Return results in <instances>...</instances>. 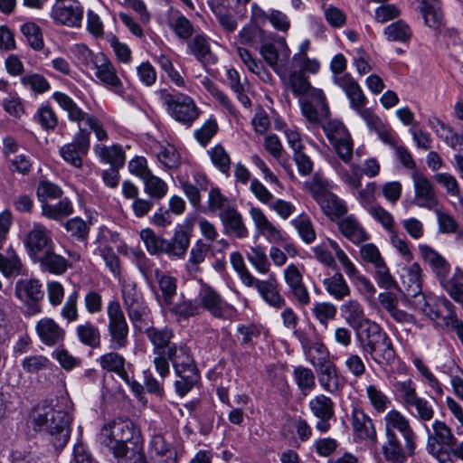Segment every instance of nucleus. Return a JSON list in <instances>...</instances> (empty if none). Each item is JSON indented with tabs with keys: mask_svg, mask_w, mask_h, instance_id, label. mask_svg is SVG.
<instances>
[{
	"mask_svg": "<svg viewBox=\"0 0 463 463\" xmlns=\"http://www.w3.org/2000/svg\"><path fill=\"white\" fill-rule=\"evenodd\" d=\"M341 312L346 323L357 331V340L364 354L382 365L391 364L394 361L395 351L391 338L377 323L366 317L357 300L345 302L341 306Z\"/></svg>",
	"mask_w": 463,
	"mask_h": 463,
	"instance_id": "f257e3e1",
	"label": "nucleus"
},
{
	"mask_svg": "<svg viewBox=\"0 0 463 463\" xmlns=\"http://www.w3.org/2000/svg\"><path fill=\"white\" fill-rule=\"evenodd\" d=\"M107 316V331L112 351L102 354L98 359V363L101 369L114 373L125 383H130V376L126 370V359L116 352L128 345L129 334V327L125 314L118 300H112L108 304Z\"/></svg>",
	"mask_w": 463,
	"mask_h": 463,
	"instance_id": "f03ea898",
	"label": "nucleus"
},
{
	"mask_svg": "<svg viewBox=\"0 0 463 463\" xmlns=\"http://www.w3.org/2000/svg\"><path fill=\"white\" fill-rule=\"evenodd\" d=\"M34 430H46L56 449H62L71 434V417L68 411L55 409L47 402L36 405L30 414Z\"/></svg>",
	"mask_w": 463,
	"mask_h": 463,
	"instance_id": "7ed1b4c3",
	"label": "nucleus"
},
{
	"mask_svg": "<svg viewBox=\"0 0 463 463\" xmlns=\"http://www.w3.org/2000/svg\"><path fill=\"white\" fill-rule=\"evenodd\" d=\"M134 431V425L130 420L117 419L100 430L99 440L115 457H121L127 453L128 443H132Z\"/></svg>",
	"mask_w": 463,
	"mask_h": 463,
	"instance_id": "20e7f679",
	"label": "nucleus"
},
{
	"mask_svg": "<svg viewBox=\"0 0 463 463\" xmlns=\"http://www.w3.org/2000/svg\"><path fill=\"white\" fill-rule=\"evenodd\" d=\"M145 334L153 346L155 369L162 378H165L170 373V367L165 357L173 346L177 345L172 342L175 336L174 331L168 326L163 328L150 326L146 329Z\"/></svg>",
	"mask_w": 463,
	"mask_h": 463,
	"instance_id": "39448f33",
	"label": "nucleus"
},
{
	"mask_svg": "<svg viewBox=\"0 0 463 463\" xmlns=\"http://www.w3.org/2000/svg\"><path fill=\"white\" fill-rule=\"evenodd\" d=\"M160 96L167 112L176 121L191 126L199 117L200 111L191 97L166 90H162Z\"/></svg>",
	"mask_w": 463,
	"mask_h": 463,
	"instance_id": "423d86ee",
	"label": "nucleus"
},
{
	"mask_svg": "<svg viewBox=\"0 0 463 463\" xmlns=\"http://www.w3.org/2000/svg\"><path fill=\"white\" fill-rule=\"evenodd\" d=\"M457 439L451 429L441 420L432 423V432L429 431L426 449L429 454L442 463L449 458L448 450L456 445Z\"/></svg>",
	"mask_w": 463,
	"mask_h": 463,
	"instance_id": "0eeeda50",
	"label": "nucleus"
},
{
	"mask_svg": "<svg viewBox=\"0 0 463 463\" xmlns=\"http://www.w3.org/2000/svg\"><path fill=\"white\" fill-rule=\"evenodd\" d=\"M402 402L411 414L421 421H429L434 416L432 405L425 399L420 397L411 380L398 382L395 384Z\"/></svg>",
	"mask_w": 463,
	"mask_h": 463,
	"instance_id": "6e6552de",
	"label": "nucleus"
},
{
	"mask_svg": "<svg viewBox=\"0 0 463 463\" xmlns=\"http://www.w3.org/2000/svg\"><path fill=\"white\" fill-rule=\"evenodd\" d=\"M307 185L309 187L314 199L320 205L324 213L331 220L339 218L346 213L347 207L344 201L326 190L316 178L312 183L307 184Z\"/></svg>",
	"mask_w": 463,
	"mask_h": 463,
	"instance_id": "1a4fd4ad",
	"label": "nucleus"
},
{
	"mask_svg": "<svg viewBox=\"0 0 463 463\" xmlns=\"http://www.w3.org/2000/svg\"><path fill=\"white\" fill-rule=\"evenodd\" d=\"M416 308L421 310L437 325L449 327L456 318L451 303L446 298L435 300L431 298L420 297L414 300Z\"/></svg>",
	"mask_w": 463,
	"mask_h": 463,
	"instance_id": "9d476101",
	"label": "nucleus"
},
{
	"mask_svg": "<svg viewBox=\"0 0 463 463\" xmlns=\"http://www.w3.org/2000/svg\"><path fill=\"white\" fill-rule=\"evenodd\" d=\"M90 135L89 131L80 128L72 142L61 147L60 155L65 162L76 168L82 166V157L88 154L90 146Z\"/></svg>",
	"mask_w": 463,
	"mask_h": 463,
	"instance_id": "9b49d317",
	"label": "nucleus"
},
{
	"mask_svg": "<svg viewBox=\"0 0 463 463\" xmlns=\"http://www.w3.org/2000/svg\"><path fill=\"white\" fill-rule=\"evenodd\" d=\"M197 301L200 309L207 310L216 318H226L232 310V306L215 289L208 285L202 286L197 296Z\"/></svg>",
	"mask_w": 463,
	"mask_h": 463,
	"instance_id": "f8f14e48",
	"label": "nucleus"
},
{
	"mask_svg": "<svg viewBox=\"0 0 463 463\" xmlns=\"http://www.w3.org/2000/svg\"><path fill=\"white\" fill-rule=\"evenodd\" d=\"M51 16L58 24L80 27L83 18V7L77 0L55 3Z\"/></svg>",
	"mask_w": 463,
	"mask_h": 463,
	"instance_id": "ddd939ff",
	"label": "nucleus"
},
{
	"mask_svg": "<svg viewBox=\"0 0 463 463\" xmlns=\"http://www.w3.org/2000/svg\"><path fill=\"white\" fill-rule=\"evenodd\" d=\"M24 245L33 260L38 258L47 250L52 248L51 232L41 223H34L24 239Z\"/></svg>",
	"mask_w": 463,
	"mask_h": 463,
	"instance_id": "4468645a",
	"label": "nucleus"
},
{
	"mask_svg": "<svg viewBox=\"0 0 463 463\" xmlns=\"http://www.w3.org/2000/svg\"><path fill=\"white\" fill-rule=\"evenodd\" d=\"M384 430L385 436H397L395 431H399L409 450H412V441H415L416 435L409 420L400 411L392 410L387 412L384 417Z\"/></svg>",
	"mask_w": 463,
	"mask_h": 463,
	"instance_id": "2eb2a0df",
	"label": "nucleus"
},
{
	"mask_svg": "<svg viewBox=\"0 0 463 463\" xmlns=\"http://www.w3.org/2000/svg\"><path fill=\"white\" fill-rule=\"evenodd\" d=\"M309 409L313 415L318 419L316 430L326 433L331 429L330 420L335 416L334 402L331 398L320 394L309 401Z\"/></svg>",
	"mask_w": 463,
	"mask_h": 463,
	"instance_id": "dca6fc26",
	"label": "nucleus"
},
{
	"mask_svg": "<svg viewBox=\"0 0 463 463\" xmlns=\"http://www.w3.org/2000/svg\"><path fill=\"white\" fill-rule=\"evenodd\" d=\"M165 358L167 364L170 365L171 363L176 374L199 373L191 350L184 344L173 346V348L168 351V354Z\"/></svg>",
	"mask_w": 463,
	"mask_h": 463,
	"instance_id": "f3484780",
	"label": "nucleus"
},
{
	"mask_svg": "<svg viewBox=\"0 0 463 463\" xmlns=\"http://www.w3.org/2000/svg\"><path fill=\"white\" fill-rule=\"evenodd\" d=\"M96 69V77L105 85L111 88L116 93L121 94L123 86L117 75V70L112 62L103 53H98L93 59Z\"/></svg>",
	"mask_w": 463,
	"mask_h": 463,
	"instance_id": "a211bd4d",
	"label": "nucleus"
},
{
	"mask_svg": "<svg viewBox=\"0 0 463 463\" xmlns=\"http://www.w3.org/2000/svg\"><path fill=\"white\" fill-rule=\"evenodd\" d=\"M16 295L19 298L25 301H32L28 307V312L31 315L37 314L41 311L38 302L43 298L42 285L37 279H20L16 283Z\"/></svg>",
	"mask_w": 463,
	"mask_h": 463,
	"instance_id": "6ab92c4d",
	"label": "nucleus"
},
{
	"mask_svg": "<svg viewBox=\"0 0 463 463\" xmlns=\"http://www.w3.org/2000/svg\"><path fill=\"white\" fill-rule=\"evenodd\" d=\"M284 279L296 301L300 306H307L310 303V295L303 283L299 269L294 264L288 265L284 270Z\"/></svg>",
	"mask_w": 463,
	"mask_h": 463,
	"instance_id": "aec40b11",
	"label": "nucleus"
},
{
	"mask_svg": "<svg viewBox=\"0 0 463 463\" xmlns=\"http://www.w3.org/2000/svg\"><path fill=\"white\" fill-rule=\"evenodd\" d=\"M412 178L417 204L429 210L438 207L439 201L431 182L422 174H414Z\"/></svg>",
	"mask_w": 463,
	"mask_h": 463,
	"instance_id": "412c9836",
	"label": "nucleus"
},
{
	"mask_svg": "<svg viewBox=\"0 0 463 463\" xmlns=\"http://www.w3.org/2000/svg\"><path fill=\"white\" fill-rule=\"evenodd\" d=\"M311 363L316 369L318 383L323 389L330 393L337 392L340 389V380L334 363L325 359L316 362L315 358L311 359Z\"/></svg>",
	"mask_w": 463,
	"mask_h": 463,
	"instance_id": "4be33fe9",
	"label": "nucleus"
},
{
	"mask_svg": "<svg viewBox=\"0 0 463 463\" xmlns=\"http://www.w3.org/2000/svg\"><path fill=\"white\" fill-rule=\"evenodd\" d=\"M218 216L225 234L233 235L238 239L248 237L249 231L244 223L242 215L234 205L227 208L222 213H219Z\"/></svg>",
	"mask_w": 463,
	"mask_h": 463,
	"instance_id": "5701e85b",
	"label": "nucleus"
},
{
	"mask_svg": "<svg viewBox=\"0 0 463 463\" xmlns=\"http://www.w3.org/2000/svg\"><path fill=\"white\" fill-rule=\"evenodd\" d=\"M352 426L356 439L370 441L373 445L377 444V433L373 420L363 410L358 408L353 410Z\"/></svg>",
	"mask_w": 463,
	"mask_h": 463,
	"instance_id": "b1692460",
	"label": "nucleus"
},
{
	"mask_svg": "<svg viewBox=\"0 0 463 463\" xmlns=\"http://www.w3.org/2000/svg\"><path fill=\"white\" fill-rule=\"evenodd\" d=\"M35 329L41 342L47 346L60 345L64 341V329L52 318L44 317L40 319Z\"/></svg>",
	"mask_w": 463,
	"mask_h": 463,
	"instance_id": "393cba45",
	"label": "nucleus"
},
{
	"mask_svg": "<svg viewBox=\"0 0 463 463\" xmlns=\"http://www.w3.org/2000/svg\"><path fill=\"white\" fill-rule=\"evenodd\" d=\"M415 441H412V450H409L407 443L402 445L397 436H385V441L382 447L384 459L388 463H404L408 456L415 453Z\"/></svg>",
	"mask_w": 463,
	"mask_h": 463,
	"instance_id": "a878e982",
	"label": "nucleus"
},
{
	"mask_svg": "<svg viewBox=\"0 0 463 463\" xmlns=\"http://www.w3.org/2000/svg\"><path fill=\"white\" fill-rule=\"evenodd\" d=\"M421 269L419 264L413 263L409 268L403 269L402 274V288L400 290L407 297L418 300L420 297H425L421 293L420 282Z\"/></svg>",
	"mask_w": 463,
	"mask_h": 463,
	"instance_id": "bb28decb",
	"label": "nucleus"
},
{
	"mask_svg": "<svg viewBox=\"0 0 463 463\" xmlns=\"http://www.w3.org/2000/svg\"><path fill=\"white\" fill-rule=\"evenodd\" d=\"M252 287H255L262 298L271 307L280 309L286 305L285 298L278 289V283L274 277L268 280L255 279Z\"/></svg>",
	"mask_w": 463,
	"mask_h": 463,
	"instance_id": "cd10ccee",
	"label": "nucleus"
},
{
	"mask_svg": "<svg viewBox=\"0 0 463 463\" xmlns=\"http://www.w3.org/2000/svg\"><path fill=\"white\" fill-rule=\"evenodd\" d=\"M33 261L38 262L43 270L55 275L64 274L70 266L69 260L56 254L52 248L44 251L38 258L33 260Z\"/></svg>",
	"mask_w": 463,
	"mask_h": 463,
	"instance_id": "c85d7f7f",
	"label": "nucleus"
},
{
	"mask_svg": "<svg viewBox=\"0 0 463 463\" xmlns=\"http://www.w3.org/2000/svg\"><path fill=\"white\" fill-rule=\"evenodd\" d=\"M250 215L259 233L266 236L269 241L278 242L282 240L281 232L267 218L261 209L251 207Z\"/></svg>",
	"mask_w": 463,
	"mask_h": 463,
	"instance_id": "c756f323",
	"label": "nucleus"
},
{
	"mask_svg": "<svg viewBox=\"0 0 463 463\" xmlns=\"http://www.w3.org/2000/svg\"><path fill=\"white\" fill-rule=\"evenodd\" d=\"M52 98L59 106L67 112L69 119L78 123L79 128H81V123H85L90 119L91 115L84 112L74 100L65 93L56 91L53 93Z\"/></svg>",
	"mask_w": 463,
	"mask_h": 463,
	"instance_id": "7c9ffc66",
	"label": "nucleus"
},
{
	"mask_svg": "<svg viewBox=\"0 0 463 463\" xmlns=\"http://www.w3.org/2000/svg\"><path fill=\"white\" fill-rule=\"evenodd\" d=\"M190 52L203 65L213 64L216 58L212 53L209 38L203 34H196L188 42Z\"/></svg>",
	"mask_w": 463,
	"mask_h": 463,
	"instance_id": "2f4dec72",
	"label": "nucleus"
},
{
	"mask_svg": "<svg viewBox=\"0 0 463 463\" xmlns=\"http://www.w3.org/2000/svg\"><path fill=\"white\" fill-rule=\"evenodd\" d=\"M24 265L12 246L0 254V271L6 278L16 277L23 273Z\"/></svg>",
	"mask_w": 463,
	"mask_h": 463,
	"instance_id": "473e14b6",
	"label": "nucleus"
},
{
	"mask_svg": "<svg viewBox=\"0 0 463 463\" xmlns=\"http://www.w3.org/2000/svg\"><path fill=\"white\" fill-rule=\"evenodd\" d=\"M93 150L102 162L109 164L111 167H122L125 164V152L120 145H96Z\"/></svg>",
	"mask_w": 463,
	"mask_h": 463,
	"instance_id": "72a5a7b5",
	"label": "nucleus"
},
{
	"mask_svg": "<svg viewBox=\"0 0 463 463\" xmlns=\"http://www.w3.org/2000/svg\"><path fill=\"white\" fill-rule=\"evenodd\" d=\"M189 244V234L184 229L180 228L175 232L170 241H165L164 253L169 257L183 258L187 251Z\"/></svg>",
	"mask_w": 463,
	"mask_h": 463,
	"instance_id": "f704fd0d",
	"label": "nucleus"
},
{
	"mask_svg": "<svg viewBox=\"0 0 463 463\" xmlns=\"http://www.w3.org/2000/svg\"><path fill=\"white\" fill-rule=\"evenodd\" d=\"M420 4V11L424 17L426 25L438 29L443 22V15L437 0H416Z\"/></svg>",
	"mask_w": 463,
	"mask_h": 463,
	"instance_id": "c9c22d12",
	"label": "nucleus"
},
{
	"mask_svg": "<svg viewBox=\"0 0 463 463\" xmlns=\"http://www.w3.org/2000/svg\"><path fill=\"white\" fill-rule=\"evenodd\" d=\"M326 291L335 300H343L350 296L351 289L343 275L339 272L323 280Z\"/></svg>",
	"mask_w": 463,
	"mask_h": 463,
	"instance_id": "e433bc0d",
	"label": "nucleus"
},
{
	"mask_svg": "<svg viewBox=\"0 0 463 463\" xmlns=\"http://www.w3.org/2000/svg\"><path fill=\"white\" fill-rule=\"evenodd\" d=\"M167 25L175 34L184 42H187L194 31L191 21L179 12L169 15L167 19Z\"/></svg>",
	"mask_w": 463,
	"mask_h": 463,
	"instance_id": "4c0bfd02",
	"label": "nucleus"
},
{
	"mask_svg": "<svg viewBox=\"0 0 463 463\" xmlns=\"http://www.w3.org/2000/svg\"><path fill=\"white\" fill-rule=\"evenodd\" d=\"M338 228L341 233L354 243H360L367 240L365 231L353 216L340 220Z\"/></svg>",
	"mask_w": 463,
	"mask_h": 463,
	"instance_id": "58836bf2",
	"label": "nucleus"
},
{
	"mask_svg": "<svg viewBox=\"0 0 463 463\" xmlns=\"http://www.w3.org/2000/svg\"><path fill=\"white\" fill-rule=\"evenodd\" d=\"M419 250L426 262L438 276L444 277L448 273V265L444 258L426 244L419 245Z\"/></svg>",
	"mask_w": 463,
	"mask_h": 463,
	"instance_id": "ea45409f",
	"label": "nucleus"
},
{
	"mask_svg": "<svg viewBox=\"0 0 463 463\" xmlns=\"http://www.w3.org/2000/svg\"><path fill=\"white\" fill-rule=\"evenodd\" d=\"M42 212L43 215L49 219L60 220L71 215L73 213V206L71 200L64 197L55 204L43 203Z\"/></svg>",
	"mask_w": 463,
	"mask_h": 463,
	"instance_id": "a19ab883",
	"label": "nucleus"
},
{
	"mask_svg": "<svg viewBox=\"0 0 463 463\" xmlns=\"http://www.w3.org/2000/svg\"><path fill=\"white\" fill-rule=\"evenodd\" d=\"M155 275L162 293L164 303L167 306L171 305L176 294V279L170 275L165 274L158 269L155 270Z\"/></svg>",
	"mask_w": 463,
	"mask_h": 463,
	"instance_id": "79ce46f5",
	"label": "nucleus"
},
{
	"mask_svg": "<svg viewBox=\"0 0 463 463\" xmlns=\"http://www.w3.org/2000/svg\"><path fill=\"white\" fill-rule=\"evenodd\" d=\"M77 336L81 344L91 348L100 345V333L97 326L90 322L79 325L76 328Z\"/></svg>",
	"mask_w": 463,
	"mask_h": 463,
	"instance_id": "37998d69",
	"label": "nucleus"
},
{
	"mask_svg": "<svg viewBox=\"0 0 463 463\" xmlns=\"http://www.w3.org/2000/svg\"><path fill=\"white\" fill-rule=\"evenodd\" d=\"M143 182L144 190L151 200L159 201L167 194L168 186L166 183L152 173L143 179Z\"/></svg>",
	"mask_w": 463,
	"mask_h": 463,
	"instance_id": "c03bdc74",
	"label": "nucleus"
},
{
	"mask_svg": "<svg viewBox=\"0 0 463 463\" xmlns=\"http://www.w3.org/2000/svg\"><path fill=\"white\" fill-rule=\"evenodd\" d=\"M384 34L388 41L402 43L408 42L412 36L410 26L403 20H398L386 26Z\"/></svg>",
	"mask_w": 463,
	"mask_h": 463,
	"instance_id": "a18cd8bd",
	"label": "nucleus"
},
{
	"mask_svg": "<svg viewBox=\"0 0 463 463\" xmlns=\"http://www.w3.org/2000/svg\"><path fill=\"white\" fill-rule=\"evenodd\" d=\"M294 380L304 395H307L316 385L313 371L304 366H298L293 372Z\"/></svg>",
	"mask_w": 463,
	"mask_h": 463,
	"instance_id": "49530a36",
	"label": "nucleus"
},
{
	"mask_svg": "<svg viewBox=\"0 0 463 463\" xmlns=\"http://www.w3.org/2000/svg\"><path fill=\"white\" fill-rule=\"evenodd\" d=\"M21 366L26 373L34 374L50 370L52 362L43 354H33L25 356L21 362Z\"/></svg>",
	"mask_w": 463,
	"mask_h": 463,
	"instance_id": "de8ad7c7",
	"label": "nucleus"
},
{
	"mask_svg": "<svg viewBox=\"0 0 463 463\" xmlns=\"http://www.w3.org/2000/svg\"><path fill=\"white\" fill-rule=\"evenodd\" d=\"M336 313V307L330 302H316L312 307L313 316L325 328L335 318Z\"/></svg>",
	"mask_w": 463,
	"mask_h": 463,
	"instance_id": "09e8293b",
	"label": "nucleus"
},
{
	"mask_svg": "<svg viewBox=\"0 0 463 463\" xmlns=\"http://www.w3.org/2000/svg\"><path fill=\"white\" fill-rule=\"evenodd\" d=\"M209 246H207L202 240H198L190 250V257L186 264V269L190 273H197L199 264L204 261Z\"/></svg>",
	"mask_w": 463,
	"mask_h": 463,
	"instance_id": "8fccbe9b",
	"label": "nucleus"
},
{
	"mask_svg": "<svg viewBox=\"0 0 463 463\" xmlns=\"http://www.w3.org/2000/svg\"><path fill=\"white\" fill-rule=\"evenodd\" d=\"M140 238L150 254L154 255L165 252L166 240L156 235L152 229H143L140 232Z\"/></svg>",
	"mask_w": 463,
	"mask_h": 463,
	"instance_id": "3c124183",
	"label": "nucleus"
},
{
	"mask_svg": "<svg viewBox=\"0 0 463 463\" xmlns=\"http://www.w3.org/2000/svg\"><path fill=\"white\" fill-rule=\"evenodd\" d=\"M21 32L28 44L35 51H40L44 46L41 28L34 23H25L21 26Z\"/></svg>",
	"mask_w": 463,
	"mask_h": 463,
	"instance_id": "603ef678",
	"label": "nucleus"
},
{
	"mask_svg": "<svg viewBox=\"0 0 463 463\" xmlns=\"http://www.w3.org/2000/svg\"><path fill=\"white\" fill-rule=\"evenodd\" d=\"M213 13L217 16L220 24L227 33L234 32L237 27L235 18L229 12L223 11L218 0L208 2Z\"/></svg>",
	"mask_w": 463,
	"mask_h": 463,
	"instance_id": "864d4df0",
	"label": "nucleus"
},
{
	"mask_svg": "<svg viewBox=\"0 0 463 463\" xmlns=\"http://www.w3.org/2000/svg\"><path fill=\"white\" fill-rule=\"evenodd\" d=\"M64 227L71 237L77 241H84L89 236L90 227L86 222L80 217L68 220L64 223Z\"/></svg>",
	"mask_w": 463,
	"mask_h": 463,
	"instance_id": "5fc2aeb1",
	"label": "nucleus"
},
{
	"mask_svg": "<svg viewBox=\"0 0 463 463\" xmlns=\"http://www.w3.org/2000/svg\"><path fill=\"white\" fill-rule=\"evenodd\" d=\"M291 223L297 229L299 236L306 243H311L315 241L316 232L307 216L300 215L292 220Z\"/></svg>",
	"mask_w": 463,
	"mask_h": 463,
	"instance_id": "6e6d98bb",
	"label": "nucleus"
},
{
	"mask_svg": "<svg viewBox=\"0 0 463 463\" xmlns=\"http://www.w3.org/2000/svg\"><path fill=\"white\" fill-rule=\"evenodd\" d=\"M247 258L260 273L269 272L270 265L263 248L260 246L250 248L247 253Z\"/></svg>",
	"mask_w": 463,
	"mask_h": 463,
	"instance_id": "4d7b16f0",
	"label": "nucleus"
},
{
	"mask_svg": "<svg viewBox=\"0 0 463 463\" xmlns=\"http://www.w3.org/2000/svg\"><path fill=\"white\" fill-rule=\"evenodd\" d=\"M232 206L229 198L222 194L218 187H213L210 190L208 195V209L211 212L215 213L219 211V213H222L227 208Z\"/></svg>",
	"mask_w": 463,
	"mask_h": 463,
	"instance_id": "13d9d810",
	"label": "nucleus"
},
{
	"mask_svg": "<svg viewBox=\"0 0 463 463\" xmlns=\"http://www.w3.org/2000/svg\"><path fill=\"white\" fill-rule=\"evenodd\" d=\"M36 194L39 201L47 203L48 199H57L62 195V190L55 184L48 180H41L37 186Z\"/></svg>",
	"mask_w": 463,
	"mask_h": 463,
	"instance_id": "bf43d9fd",
	"label": "nucleus"
},
{
	"mask_svg": "<svg viewBox=\"0 0 463 463\" xmlns=\"http://www.w3.org/2000/svg\"><path fill=\"white\" fill-rule=\"evenodd\" d=\"M292 92L295 96H303L311 90L310 83L304 72L301 71H293L288 79Z\"/></svg>",
	"mask_w": 463,
	"mask_h": 463,
	"instance_id": "052dcab7",
	"label": "nucleus"
},
{
	"mask_svg": "<svg viewBox=\"0 0 463 463\" xmlns=\"http://www.w3.org/2000/svg\"><path fill=\"white\" fill-rule=\"evenodd\" d=\"M367 397L375 411L383 412L391 403L388 397L375 385L366 387Z\"/></svg>",
	"mask_w": 463,
	"mask_h": 463,
	"instance_id": "680f3d73",
	"label": "nucleus"
},
{
	"mask_svg": "<svg viewBox=\"0 0 463 463\" xmlns=\"http://www.w3.org/2000/svg\"><path fill=\"white\" fill-rule=\"evenodd\" d=\"M231 263L239 274L242 283L247 287H252L255 278L248 270L240 252L236 251L231 254Z\"/></svg>",
	"mask_w": 463,
	"mask_h": 463,
	"instance_id": "e2e57ef3",
	"label": "nucleus"
},
{
	"mask_svg": "<svg viewBox=\"0 0 463 463\" xmlns=\"http://www.w3.org/2000/svg\"><path fill=\"white\" fill-rule=\"evenodd\" d=\"M321 126L330 143L335 142V140L341 138L343 136L346 137V133H348L344 124L336 119L327 120L326 118L321 123Z\"/></svg>",
	"mask_w": 463,
	"mask_h": 463,
	"instance_id": "0e129e2a",
	"label": "nucleus"
},
{
	"mask_svg": "<svg viewBox=\"0 0 463 463\" xmlns=\"http://www.w3.org/2000/svg\"><path fill=\"white\" fill-rule=\"evenodd\" d=\"M375 269L374 279L379 287L385 289L398 288L397 282L393 276L391 274L389 268L386 266L385 261L378 264Z\"/></svg>",
	"mask_w": 463,
	"mask_h": 463,
	"instance_id": "69168bd1",
	"label": "nucleus"
},
{
	"mask_svg": "<svg viewBox=\"0 0 463 463\" xmlns=\"http://www.w3.org/2000/svg\"><path fill=\"white\" fill-rule=\"evenodd\" d=\"M21 83L37 93H43L50 89L48 80L40 74H28L21 77Z\"/></svg>",
	"mask_w": 463,
	"mask_h": 463,
	"instance_id": "338daca9",
	"label": "nucleus"
},
{
	"mask_svg": "<svg viewBox=\"0 0 463 463\" xmlns=\"http://www.w3.org/2000/svg\"><path fill=\"white\" fill-rule=\"evenodd\" d=\"M34 118L45 130H53L58 124L57 116L49 106L41 107L35 114Z\"/></svg>",
	"mask_w": 463,
	"mask_h": 463,
	"instance_id": "774afa93",
	"label": "nucleus"
}]
</instances>
